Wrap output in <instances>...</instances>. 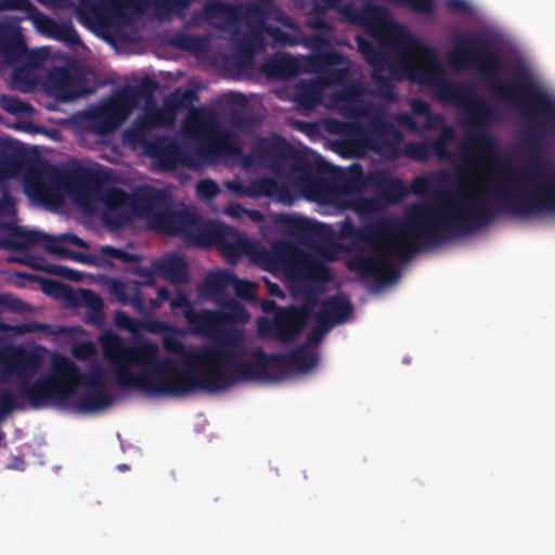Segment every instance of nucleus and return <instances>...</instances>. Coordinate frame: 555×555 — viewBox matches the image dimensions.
<instances>
[{
    "instance_id": "bf43d9fd",
    "label": "nucleus",
    "mask_w": 555,
    "mask_h": 555,
    "mask_svg": "<svg viewBox=\"0 0 555 555\" xmlns=\"http://www.w3.org/2000/svg\"><path fill=\"white\" fill-rule=\"evenodd\" d=\"M220 192V188L217 182L211 179H204L198 181L196 184V193L198 197L203 199H212Z\"/></svg>"
},
{
    "instance_id": "f257e3e1",
    "label": "nucleus",
    "mask_w": 555,
    "mask_h": 555,
    "mask_svg": "<svg viewBox=\"0 0 555 555\" xmlns=\"http://www.w3.org/2000/svg\"><path fill=\"white\" fill-rule=\"evenodd\" d=\"M389 38L397 50L406 57L404 72L411 82L428 86L436 98L453 105L465 115L464 122L472 127L457 146V152L467 167L500 169L503 177L487 189L467 193L460 185L457 194L461 203L447 193L440 195L441 204H433L444 209L460 210L470 203L480 205L489 217L485 224H472L468 228L446 230V238L469 233L488 227L496 212L486 204L487 195L498 196L499 212L530 219L555 212V168L545 170L542 156V117H548V130L555 129V98L547 96L529 77L519 76L512 82L500 79L503 69L502 56L491 48L490 39L483 34L459 35L454 47L447 54L450 67L460 72L473 69L479 74L488 88L501 98L516 103L526 122L520 144L526 152L525 164L513 168L508 160L502 159L498 138L488 130L494 118L493 108L478 98L470 85H462L446 78L437 52L409 33L403 26L392 24Z\"/></svg>"
},
{
    "instance_id": "cd10ccee",
    "label": "nucleus",
    "mask_w": 555,
    "mask_h": 555,
    "mask_svg": "<svg viewBox=\"0 0 555 555\" xmlns=\"http://www.w3.org/2000/svg\"><path fill=\"white\" fill-rule=\"evenodd\" d=\"M317 313L334 326L349 320L353 313V305L348 296L336 294L325 299Z\"/></svg>"
},
{
    "instance_id": "72a5a7b5",
    "label": "nucleus",
    "mask_w": 555,
    "mask_h": 555,
    "mask_svg": "<svg viewBox=\"0 0 555 555\" xmlns=\"http://www.w3.org/2000/svg\"><path fill=\"white\" fill-rule=\"evenodd\" d=\"M73 366L76 370V373L72 379L67 380L70 390V397L74 395L76 388L79 385H85L87 389H105L106 374L103 369L95 366L91 369L89 373L82 374L74 361Z\"/></svg>"
},
{
    "instance_id": "b1692460",
    "label": "nucleus",
    "mask_w": 555,
    "mask_h": 555,
    "mask_svg": "<svg viewBox=\"0 0 555 555\" xmlns=\"http://www.w3.org/2000/svg\"><path fill=\"white\" fill-rule=\"evenodd\" d=\"M340 11L347 21L366 27V29L374 35H377L385 24L382 8L374 4L357 8L353 3L346 2Z\"/></svg>"
},
{
    "instance_id": "c9c22d12",
    "label": "nucleus",
    "mask_w": 555,
    "mask_h": 555,
    "mask_svg": "<svg viewBox=\"0 0 555 555\" xmlns=\"http://www.w3.org/2000/svg\"><path fill=\"white\" fill-rule=\"evenodd\" d=\"M321 89L317 82L302 81L298 83L294 101L300 108L313 109L321 102Z\"/></svg>"
},
{
    "instance_id": "9d476101",
    "label": "nucleus",
    "mask_w": 555,
    "mask_h": 555,
    "mask_svg": "<svg viewBox=\"0 0 555 555\" xmlns=\"http://www.w3.org/2000/svg\"><path fill=\"white\" fill-rule=\"evenodd\" d=\"M243 164L260 165L273 171H280L286 166L295 172H307L309 169L307 158L287 139L276 133L257 137L251 152L244 156Z\"/></svg>"
},
{
    "instance_id": "4be33fe9",
    "label": "nucleus",
    "mask_w": 555,
    "mask_h": 555,
    "mask_svg": "<svg viewBox=\"0 0 555 555\" xmlns=\"http://www.w3.org/2000/svg\"><path fill=\"white\" fill-rule=\"evenodd\" d=\"M35 27L47 37L61 41L68 47L75 48L83 44L70 21H55L41 13L39 18L36 20Z\"/></svg>"
},
{
    "instance_id": "ddd939ff",
    "label": "nucleus",
    "mask_w": 555,
    "mask_h": 555,
    "mask_svg": "<svg viewBox=\"0 0 555 555\" xmlns=\"http://www.w3.org/2000/svg\"><path fill=\"white\" fill-rule=\"evenodd\" d=\"M238 336V341L233 345L235 351L234 361H232L233 374L236 380L251 379H271L269 372L271 365H275V353H266L261 348H256L253 352V359L246 361L242 359L244 353V334L242 331H233Z\"/></svg>"
},
{
    "instance_id": "ea45409f",
    "label": "nucleus",
    "mask_w": 555,
    "mask_h": 555,
    "mask_svg": "<svg viewBox=\"0 0 555 555\" xmlns=\"http://www.w3.org/2000/svg\"><path fill=\"white\" fill-rule=\"evenodd\" d=\"M0 11H20L34 25L41 15L39 9L30 0H0Z\"/></svg>"
},
{
    "instance_id": "603ef678",
    "label": "nucleus",
    "mask_w": 555,
    "mask_h": 555,
    "mask_svg": "<svg viewBox=\"0 0 555 555\" xmlns=\"http://www.w3.org/2000/svg\"><path fill=\"white\" fill-rule=\"evenodd\" d=\"M20 409L23 410V408L18 405L15 395L10 388H5L0 391V418Z\"/></svg>"
},
{
    "instance_id": "0e129e2a",
    "label": "nucleus",
    "mask_w": 555,
    "mask_h": 555,
    "mask_svg": "<svg viewBox=\"0 0 555 555\" xmlns=\"http://www.w3.org/2000/svg\"><path fill=\"white\" fill-rule=\"evenodd\" d=\"M233 287L236 296L242 299L249 300L255 296L256 286L250 281L242 280L235 276Z\"/></svg>"
},
{
    "instance_id": "338daca9",
    "label": "nucleus",
    "mask_w": 555,
    "mask_h": 555,
    "mask_svg": "<svg viewBox=\"0 0 555 555\" xmlns=\"http://www.w3.org/2000/svg\"><path fill=\"white\" fill-rule=\"evenodd\" d=\"M428 144H429L430 156L434 155L441 162L451 160L452 153L448 149L447 144H444L440 141H436L435 139L429 141Z\"/></svg>"
},
{
    "instance_id": "680f3d73",
    "label": "nucleus",
    "mask_w": 555,
    "mask_h": 555,
    "mask_svg": "<svg viewBox=\"0 0 555 555\" xmlns=\"http://www.w3.org/2000/svg\"><path fill=\"white\" fill-rule=\"evenodd\" d=\"M400 5L409 7L413 12L433 15L435 12L434 0H401Z\"/></svg>"
},
{
    "instance_id": "5701e85b",
    "label": "nucleus",
    "mask_w": 555,
    "mask_h": 555,
    "mask_svg": "<svg viewBox=\"0 0 555 555\" xmlns=\"http://www.w3.org/2000/svg\"><path fill=\"white\" fill-rule=\"evenodd\" d=\"M276 223L286 234L300 241H314L324 230L321 222L288 214L279 215Z\"/></svg>"
},
{
    "instance_id": "58836bf2",
    "label": "nucleus",
    "mask_w": 555,
    "mask_h": 555,
    "mask_svg": "<svg viewBox=\"0 0 555 555\" xmlns=\"http://www.w3.org/2000/svg\"><path fill=\"white\" fill-rule=\"evenodd\" d=\"M18 66L15 67L12 72V82L21 91H30L38 83V77L36 74V69L31 68V66H25L21 63H17Z\"/></svg>"
},
{
    "instance_id": "49530a36",
    "label": "nucleus",
    "mask_w": 555,
    "mask_h": 555,
    "mask_svg": "<svg viewBox=\"0 0 555 555\" xmlns=\"http://www.w3.org/2000/svg\"><path fill=\"white\" fill-rule=\"evenodd\" d=\"M126 114L129 115L132 108L139 103L141 96L134 86L126 87L112 96Z\"/></svg>"
},
{
    "instance_id": "37998d69",
    "label": "nucleus",
    "mask_w": 555,
    "mask_h": 555,
    "mask_svg": "<svg viewBox=\"0 0 555 555\" xmlns=\"http://www.w3.org/2000/svg\"><path fill=\"white\" fill-rule=\"evenodd\" d=\"M292 246L288 244L276 245L272 251L263 249L260 251V258L272 269H279L284 266Z\"/></svg>"
},
{
    "instance_id": "1a4fd4ad",
    "label": "nucleus",
    "mask_w": 555,
    "mask_h": 555,
    "mask_svg": "<svg viewBox=\"0 0 555 555\" xmlns=\"http://www.w3.org/2000/svg\"><path fill=\"white\" fill-rule=\"evenodd\" d=\"M96 172L87 168L61 169L50 166L42 171H34L26 178V192L40 202L51 199L55 191L65 189L68 193H79L87 185L98 182Z\"/></svg>"
},
{
    "instance_id": "864d4df0",
    "label": "nucleus",
    "mask_w": 555,
    "mask_h": 555,
    "mask_svg": "<svg viewBox=\"0 0 555 555\" xmlns=\"http://www.w3.org/2000/svg\"><path fill=\"white\" fill-rule=\"evenodd\" d=\"M169 117L166 112L160 108H155L152 111H146L143 126L145 128H159L168 125Z\"/></svg>"
},
{
    "instance_id": "c03bdc74",
    "label": "nucleus",
    "mask_w": 555,
    "mask_h": 555,
    "mask_svg": "<svg viewBox=\"0 0 555 555\" xmlns=\"http://www.w3.org/2000/svg\"><path fill=\"white\" fill-rule=\"evenodd\" d=\"M44 294L54 298H65L69 301L75 300V293L72 286L59 281L44 279L41 284Z\"/></svg>"
},
{
    "instance_id": "a19ab883",
    "label": "nucleus",
    "mask_w": 555,
    "mask_h": 555,
    "mask_svg": "<svg viewBox=\"0 0 555 555\" xmlns=\"http://www.w3.org/2000/svg\"><path fill=\"white\" fill-rule=\"evenodd\" d=\"M235 274L228 270H221L218 272L210 273L205 280L206 288L214 293H221L229 286H233L235 281Z\"/></svg>"
},
{
    "instance_id": "e2e57ef3",
    "label": "nucleus",
    "mask_w": 555,
    "mask_h": 555,
    "mask_svg": "<svg viewBox=\"0 0 555 555\" xmlns=\"http://www.w3.org/2000/svg\"><path fill=\"white\" fill-rule=\"evenodd\" d=\"M46 271L53 275L64 278L74 282H80L82 279V274L79 271H76L62 264H51L46 269Z\"/></svg>"
},
{
    "instance_id": "79ce46f5",
    "label": "nucleus",
    "mask_w": 555,
    "mask_h": 555,
    "mask_svg": "<svg viewBox=\"0 0 555 555\" xmlns=\"http://www.w3.org/2000/svg\"><path fill=\"white\" fill-rule=\"evenodd\" d=\"M18 152L14 143L0 137V171H9L16 168Z\"/></svg>"
},
{
    "instance_id": "4d7b16f0",
    "label": "nucleus",
    "mask_w": 555,
    "mask_h": 555,
    "mask_svg": "<svg viewBox=\"0 0 555 555\" xmlns=\"http://www.w3.org/2000/svg\"><path fill=\"white\" fill-rule=\"evenodd\" d=\"M114 324L119 330H126L130 333H135L139 327V321L132 319L127 312L117 310L114 314Z\"/></svg>"
},
{
    "instance_id": "09e8293b",
    "label": "nucleus",
    "mask_w": 555,
    "mask_h": 555,
    "mask_svg": "<svg viewBox=\"0 0 555 555\" xmlns=\"http://www.w3.org/2000/svg\"><path fill=\"white\" fill-rule=\"evenodd\" d=\"M0 104L3 111L13 115L26 114L31 111L30 104L9 94L1 96Z\"/></svg>"
},
{
    "instance_id": "4468645a",
    "label": "nucleus",
    "mask_w": 555,
    "mask_h": 555,
    "mask_svg": "<svg viewBox=\"0 0 555 555\" xmlns=\"http://www.w3.org/2000/svg\"><path fill=\"white\" fill-rule=\"evenodd\" d=\"M86 78L78 67H55L47 76L48 92L60 101H72L91 93L85 87Z\"/></svg>"
},
{
    "instance_id": "39448f33",
    "label": "nucleus",
    "mask_w": 555,
    "mask_h": 555,
    "mask_svg": "<svg viewBox=\"0 0 555 555\" xmlns=\"http://www.w3.org/2000/svg\"><path fill=\"white\" fill-rule=\"evenodd\" d=\"M198 101L196 90L176 91L167 103L173 111L190 109L184 124L185 132L201 141L198 152L203 155H243V144L236 133L210 124L203 108H195Z\"/></svg>"
},
{
    "instance_id": "412c9836",
    "label": "nucleus",
    "mask_w": 555,
    "mask_h": 555,
    "mask_svg": "<svg viewBox=\"0 0 555 555\" xmlns=\"http://www.w3.org/2000/svg\"><path fill=\"white\" fill-rule=\"evenodd\" d=\"M102 202L106 208L104 218L111 227L120 228L128 222L124 212L128 208L132 210V195L119 188H111L103 194Z\"/></svg>"
},
{
    "instance_id": "aec40b11",
    "label": "nucleus",
    "mask_w": 555,
    "mask_h": 555,
    "mask_svg": "<svg viewBox=\"0 0 555 555\" xmlns=\"http://www.w3.org/2000/svg\"><path fill=\"white\" fill-rule=\"evenodd\" d=\"M26 41L21 27L13 22H0V57L13 66L23 60Z\"/></svg>"
},
{
    "instance_id": "20e7f679",
    "label": "nucleus",
    "mask_w": 555,
    "mask_h": 555,
    "mask_svg": "<svg viewBox=\"0 0 555 555\" xmlns=\"http://www.w3.org/2000/svg\"><path fill=\"white\" fill-rule=\"evenodd\" d=\"M154 225L197 246L215 245L231 263H235L249 250L248 241L233 228L215 221H203L196 211L189 208L175 210L167 206L155 214Z\"/></svg>"
},
{
    "instance_id": "c85d7f7f",
    "label": "nucleus",
    "mask_w": 555,
    "mask_h": 555,
    "mask_svg": "<svg viewBox=\"0 0 555 555\" xmlns=\"http://www.w3.org/2000/svg\"><path fill=\"white\" fill-rule=\"evenodd\" d=\"M366 184L380 191L382 195L390 202H398L406 194V188L400 179L392 178L386 170L371 171L366 177Z\"/></svg>"
},
{
    "instance_id": "0eeeda50",
    "label": "nucleus",
    "mask_w": 555,
    "mask_h": 555,
    "mask_svg": "<svg viewBox=\"0 0 555 555\" xmlns=\"http://www.w3.org/2000/svg\"><path fill=\"white\" fill-rule=\"evenodd\" d=\"M223 337L216 344L202 347L197 353L188 354L191 369L196 370V390L221 391L229 388L235 376H231L225 366H232L235 351L233 345L238 341L236 333H223Z\"/></svg>"
},
{
    "instance_id": "dca6fc26",
    "label": "nucleus",
    "mask_w": 555,
    "mask_h": 555,
    "mask_svg": "<svg viewBox=\"0 0 555 555\" xmlns=\"http://www.w3.org/2000/svg\"><path fill=\"white\" fill-rule=\"evenodd\" d=\"M183 314L193 332L211 337L210 344L220 341L225 332L240 331L235 327L224 326L228 314L221 310L202 309L196 311L193 308H188L184 309Z\"/></svg>"
},
{
    "instance_id": "e433bc0d",
    "label": "nucleus",
    "mask_w": 555,
    "mask_h": 555,
    "mask_svg": "<svg viewBox=\"0 0 555 555\" xmlns=\"http://www.w3.org/2000/svg\"><path fill=\"white\" fill-rule=\"evenodd\" d=\"M12 364L18 374L31 375L40 365V357L35 351L18 348L13 353Z\"/></svg>"
},
{
    "instance_id": "7c9ffc66",
    "label": "nucleus",
    "mask_w": 555,
    "mask_h": 555,
    "mask_svg": "<svg viewBox=\"0 0 555 555\" xmlns=\"http://www.w3.org/2000/svg\"><path fill=\"white\" fill-rule=\"evenodd\" d=\"M111 292L120 304L130 305L140 313L145 312V302L138 281H114L111 285Z\"/></svg>"
},
{
    "instance_id": "f8f14e48",
    "label": "nucleus",
    "mask_w": 555,
    "mask_h": 555,
    "mask_svg": "<svg viewBox=\"0 0 555 555\" xmlns=\"http://www.w3.org/2000/svg\"><path fill=\"white\" fill-rule=\"evenodd\" d=\"M2 230L8 234L0 238V248L14 251H26L29 247L42 244L43 248L62 259H72L79 262H87L88 257L83 254L73 251L60 245L55 236L36 230H24L15 224H2Z\"/></svg>"
},
{
    "instance_id": "a18cd8bd",
    "label": "nucleus",
    "mask_w": 555,
    "mask_h": 555,
    "mask_svg": "<svg viewBox=\"0 0 555 555\" xmlns=\"http://www.w3.org/2000/svg\"><path fill=\"white\" fill-rule=\"evenodd\" d=\"M164 349L170 353L180 354L184 366H192V363L186 360L188 354L197 353V351H190L176 336V333H168L163 337Z\"/></svg>"
},
{
    "instance_id": "a211bd4d",
    "label": "nucleus",
    "mask_w": 555,
    "mask_h": 555,
    "mask_svg": "<svg viewBox=\"0 0 555 555\" xmlns=\"http://www.w3.org/2000/svg\"><path fill=\"white\" fill-rule=\"evenodd\" d=\"M125 111L111 98L101 105L92 107L87 118L95 133L105 135L116 130L127 118Z\"/></svg>"
},
{
    "instance_id": "3c124183",
    "label": "nucleus",
    "mask_w": 555,
    "mask_h": 555,
    "mask_svg": "<svg viewBox=\"0 0 555 555\" xmlns=\"http://www.w3.org/2000/svg\"><path fill=\"white\" fill-rule=\"evenodd\" d=\"M274 188H275L274 180H272L270 178H262V179L253 181L248 186V191L245 193H246V195L254 196V197L269 196L273 193Z\"/></svg>"
},
{
    "instance_id": "6ab92c4d",
    "label": "nucleus",
    "mask_w": 555,
    "mask_h": 555,
    "mask_svg": "<svg viewBox=\"0 0 555 555\" xmlns=\"http://www.w3.org/2000/svg\"><path fill=\"white\" fill-rule=\"evenodd\" d=\"M169 202L170 196L165 190L142 185L132 193V211L140 217H150L154 224L155 214L167 208Z\"/></svg>"
},
{
    "instance_id": "5fc2aeb1",
    "label": "nucleus",
    "mask_w": 555,
    "mask_h": 555,
    "mask_svg": "<svg viewBox=\"0 0 555 555\" xmlns=\"http://www.w3.org/2000/svg\"><path fill=\"white\" fill-rule=\"evenodd\" d=\"M332 324L321 318L319 313L315 314V325L311 328L308 336L309 344L320 343L325 334L331 331Z\"/></svg>"
},
{
    "instance_id": "9b49d317",
    "label": "nucleus",
    "mask_w": 555,
    "mask_h": 555,
    "mask_svg": "<svg viewBox=\"0 0 555 555\" xmlns=\"http://www.w3.org/2000/svg\"><path fill=\"white\" fill-rule=\"evenodd\" d=\"M312 314V305L287 306L278 309L271 320L261 319L258 332L262 337L279 343L294 341L305 330Z\"/></svg>"
},
{
    "instance_id": "052dcab7",
    "label": "nucleus",
    "mask_w": 555,
    "mask_h": 555,
    "mask_svg": "<svg viewBox=\"0 0 555 555\" xmlns=\"http://www.w3.org/2000/svg\"><path fill=\"white\" fill-rule=\"evenodd\" d=\"M231 7L220 0H210L206 2L203 12L207 18H217L225 15Z\"/></svg>"
},
{
    "instance_id": "f3484780",
    "label": "nucleus",
    "mask_w": 555,
    "mask_h": 555,
    "mask_svg": "<svg viewBox=\"0 0 555 555\" xmlns=\"http://www.w3.org/2000/svg\"><path fill=\"white\" fill-rule=\"evenodd\" d=\"M150 154L157 160L159 166L166 170H175L179 166L197 168L196 153L184 147L178 142H157L150 146Z\"/></svg>"
},
{
    "instance_id": "423d86ee",
    "label": "nucleus",
    "mask_w": 555,
    "mask_h": 555,
    "mask_svg": "<svg viewBox=\"0 0 555 555\" xmlns=\"http://www.w3.org/2000/svg\"><path fill=\"white\" fill-rule=\"evenodd\" d=\"M362 89L357 83H349L338 93L337 101L344 115L350 119L369 118L367 146L378 154L399 156L401 132L393 125L378 116L379 109L371 102L361 98Z\"/></svg>"
},
{
    "instance_id": "2f4dec72",
    "label": "nucleus",
    "mask_w": 555,
    "mask_h": 555,
    "mask_svg": "<svg viewBox=\"0 0 555 555\" xmlns=\"http://www.w3.org/2000/svg\"><path fill=\"white\" fill-rule=\"evenodd\" d=\"M309 41L311 47L315 50L313 64L318 70L325 73L328 69L343 65L346 62V57L338 51L321 50V47L328 46V41L324 37L315 35L310 37Z\"/></svg>"
},
{
    "instance_id": "2eb2a0df",
    "label": "nucleus",
    "mask_w": 555,
    "mask_h": 555,
    "mask_svg": "<svg viewBox=\"0 0 555 555\" xmlns=\"http://www.w3.org/2000/svg\"><path fill=\"white\" fill-rule=\"evenodd\" d=\"M358 51L365 62L372 67V80L377 87L378 92L386 99H393L396 87L393 82L384 73L389 67V59L382 48L362 36L357 39Z\"/></svg>"
},
{
    "instance_id": "6e6d98bb",
    "label": "nucleus",
    "mask_w": 555,
    "mask_h": 555,
    "mask_svg": "<svg viewBox=\"0 0 555 555\" xmlns=\"http://www.w3.org/2000/svg\"><path fill=\"white\" fill-rule=\"evenodd\" d=\"M0 306L15 313L29 311L28 305L25 301L11 294L0 295Z\"/></svg>"
},
{
    "instance_id": "c756f323",
    "label": "nucleus",
    "mask_w": 555,
    "mask_h": 555,
    "mask_svg": "<svg viewBox=\"0 0 555 555\" xmlns=\"http://www.w3.org/2000/svg\"><path fill=\"white\" fill-rule=\"evenodd\" d=\"M325 130L331 134L341 137V139L336 142L341 154L351 151L356 144V139L364 133V129L360 124L338 119H327Z\"/></svg>"
},
{
    "instance_id": "de8ad7c7",
    "label": "nucleus",
    "mask_w": 555,
    "mask_h": 555,
    "mask_svg": "<svg viewBox=\"0 0 555 555\" xmlns=\"http://www.w3.org/2000/svg\"><path fill=\"white\" fill-rule=\"evenodd\" d=\"M172 47L195 52L198 51L203 46V40L199 37L192 36L185 33H178L170 39Z\"/></svg>"
},
{
    "instance_id": "f704fd0d",
    "label": "nucleus",
    "mask_w": 555,
    "mask_h": 555,
    "mask_svg": "<svg viewBox=\"0 0 555 555\" xmlns=\"http://www.w3.org/2000/svg\"><path fill=\"white\" fill-rule=\"evenodd\" d=\"M112 403L113 399L106 389H86L77 400V409L83 413H95Z\"/></svg>"
},
{
    "instance_id": "4c0bfd02",
    "label": "nucleus",
    "mask_w": 555,
    "mask_h": 555,
    "mask_svg": "<svg viewBox=\"0 0 555 555\" xmlns=\"http://www.w3.org/2000/svg\"><path fill=\"white\" fill-rule=\"evenodd\" d=\"M302 274L309 280L321 283H330L333 280L331 268L318 258L308 259L302 263Z\"/></svg>"
},
{
    "instance_id": "a878e982",
    "label": "nucleus",
    "mask_w": 555,
    "mask_h": 555,
    "mask_svg": "<svg viewBox=\"0 0 555 555\" xmlns=\"http://www.w3.org/2000/svg\"><path fill=\"white\" fill-rule=\"evenodd\" d=\"M157 275L171 284H184L190 280L189 264L183 256L171 253L154 261Z\"/></svg>"
},
{
    "instance_id": "393cba45",
    "label": "nucleus",
    "mask_w": 555,
    "mask_h": 555,
    "mask_svg": "<svg viewBox=\"0 0 555 555\" xmlns=\"http://www.w3.org/2000/svg\"><path fill=\"white\" fill-rule=\"evenodd\" d=\"M234 64L238 68H248L254 64L255 55L266 50V42L260 33H243L234 41Z\"/></svg>"
},
{
    "instance_id": "69168bd1",
    "label": "nucleus",
    "mask_w": 555,
    "mask_h": 555,
    "mask_svg": "<svg viewBox=\"0 0 555 555\" xmlns=\"http://www.w3.org/2000/svg\"><path fill=\"white\" fill-rule=\"evenodd\" d=\"M133 273L141 278V281H138L139 287L142 285L154 287L156 285L157 272L154 268V263L152 264V268L137 267L134 268Z\"/></svg>"
},
{
    "instance_id": "7ed1b4c3",
    "label": "nucleus",
    "mask_w": 555,
    "mask_h": 555,
    "mask_svg": "<svg viewBox=\"0 0 555 555\" xmlns=\"http://www.w3.org/2000/svg\"><path fill=\"white\" fill-rule=\"evenodd\" d=\"M154 343H144L124 352V363L113 369L120 388H137L153 396L182 397L196 390V370H180L171 357H158Z\"/></svg>"
},
{
    "instance_id": "bb28decb",
    "label": "nucleus",
    "mask_w": 555,
    "mask_h": 555,
    "mask_svg": "<svg viewBox=\"0 0 555 555\" xmlns=\"http://www.w3.org/2000/svg\"><path fill=\"white\" fill-rule=\"evenodd\" d=\"M273 358L275 365L294 369L302 374L311 372L319 363L318 353L310 350L307 345H300L286 353H275Z\"/></svg>"
},
{
    "instance_id": "473e14b6",
    "label": "nucleus",
    "mask_w": 555,
    "mask_h": 555,
    "mask_svg": "<svg viewBox=\"0 0 555 555\" xmlns=\"http://www.w3.org/2000/svg\"><path fill=\"white\" fill-rule=\"evenodd\" d=\"M297 60L287 53H278L263 64V70L271 77L288 78L298 74Z\"/></svg>"
},
{
    "instance_id": "13d9d810",
    "label": "nucleus",
    "mask_w": 555,
    "mask_h": 555,
    "mask_svg": "<svg viewBox=\"0 0 555 555\" xmlns=\"http://www.w3.org/2000/svg\"><path fill=\"white\" fill-rule=\"evenodd\" d=\"M350 74L351 72L349 66L339 65L323 73V76L328 85H343Z\"/></svg>"
},
{
    "instance_id": "774afa93",
    "label": "nucleus",
    "mask_w": 555,
    "mask_h": 555,
    "mask_svg": "<svg viewBox=\"0 0 555 555\" xmlns=\"http://www.w3.org/2000/svg\"><path fill=\"white\" fill-rule=\"evenodd\" d=\"M134 87L139 92L141 99L151 98L153 93L157 90L158 82L155 79L145 76L141 79L140 83Z\"/></svg>"
},
{
    "instance_id": "8fccbe9b",
    "label": "nucleus",
    "mask_w": 555,
    "mask_h": 555,
    "mask_svg": "<svg viewBox=\"0 0 555 555\" xmlns=\"http://www.w3.org/2000/svg\"><path fill=\"white\" fill-rule=\"evenodd\" d=\"M403 154L417 162H426L430 157L428 142H408L404 145Z\"/></svg>"
},
{
    "instance_id": "6e6552de",
    "label": "nucleus",
    "mask_w": 555,
    "mask_h": 555,
    "mask_svg": "<svg viewBox=\"0 0 555 555\" xmlns=\"http://www.w3.org/2000/svg\"><path fill=\"white\" fill-rule=\"evenodd\" d=\"M75 373L73 361L65 356H59L52 361L50 374L39 376L34 382H21L18 396L26 399L34 410L50 405L62 406L70 398L67 380Z\"/></svg>"
},
{
    "instance_id": "f03ea898",
    "label": "nucleus",
    "mask_w": 555,
    "mask_h": 555,
    "mask_svg": "<svg viewBox=\"0 0 555 555\" xmlns=\"http://www.w3.org/2000/svg\"><path fill=\"white\" fill-rule=\"evenodd\" d=\"M488 221L489 217L482 207L474 203L460 210L418 204L400 222L380 221L358 228L347 218L339 225L338 236L354 244H371V255L357 254L346 264L360 278H375L380 286H385L400 278V270L391 262L393 257L408 260L421 248L444 242L448 229L468 228Z\"/></svg>"
}]
</instances>
